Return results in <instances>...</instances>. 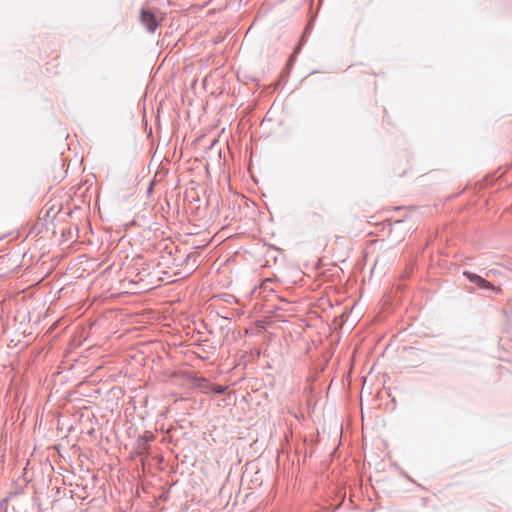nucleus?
Returning <instances> with one entry per match:
<instances>
[{"instance_id":"obj_1","label":"nucleus","mask_w":512,"mask_h":512,"mask_svg":"<svg viewBox=\"0 0 512 512\" xmlns=\"http://www.w3.org/2000/svg\"><path fill=\"white\" fill-rule=\"evenodd\" d=\"M463 275L473 284H475L480 289L492 290L494 293L501 292L499 287H495L491 282L487 281L483 277L479 276L476 273L470 271H464Z\"/></svg>"},{"instance_id":"obj_2","label":"nucleus","mask_w":512,"mask_h":512,"mask_svg":"<svg viewBox=\"0 0 512 512\" xmlns=\"http://www.w3.org/2000/svg\"><path fill=\"white\" fill-rule=\"evenodd\" d=\"M140 21L150 33H154L158 27V22L155 15L151 11L144 8L140 13Z\"/></svg>"},{"instance_id":"obj_3","label":"nucleus","mask_w":512,"mask_h":512,"mask_svg":"<svg viewBox=\"0 0 512 512\" xmlns=\"http://www.w3.org/2000/svg\"><path fill=\"white\" fill-rule=\"evenodd\" d=\"M196 260H197V255H196L195 253H189V254L185 257V259L183 260L182 265H184V264H185V265H189V264H190V262L192 261V262H193V264H192V267H191V268H192V270H193V269H194V266H195V264H196Z\"/></svg>"},{"instance_id":"obj_4","label":"nucleus","mask_w":512,"mask_h":512,"mask_svg":"<svg viewBox=\"0 0 512 512\" xmlns=\"http://www.w3.org/2000/svg\"><path fill=\"white\" fill-rule=\"evenodd\" d=\"M227 387L222 385H212L210 389V393L216 394V395H222L226 392Z\"/></svg>"},{"instance_id":"obj_5","label":"nucleus","mask_w":512,"mask_h":512,"mask_svg":"<svg viewBox=\"0 0 512 512\" xmlns=\"http://www.w3.org/2000/svg\"><path fill=\"white\" fill-rule=\"evenodd\" d=\"M198 386L205 393H210V389H211L212 384H210L206 379H201Z\"/></svg>"},{"instance_id":"obj_6","label":"nucleus","mask_w":512,"mask_h":512,"mask_svg":"<svg viewBox=\"0 0 512 512\" xmlns=\"http://www.w3.org/2000/svg\"><path fill=\"white\" fill-rule=\"evenodd\" d=\"M139 274H140V275H142V276H146V275H148L149 273L146 271V269H143V271H142V272H139Z\"/></svg>"},{"instance_id":"obj_7","label":"nucleus","mask_w":512,"mask_h":512,"mask_svg":"<svg viewBox=\"0 0 512 512\" xmlns=\"http://www.w3.org/2000/svg\"><path fill=\"white\" fill-rule=\"evenodd\" d=\"M299 50H300V47H297V48L295 49V53H297Z\"/></svg>"}]
</instances>
